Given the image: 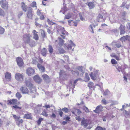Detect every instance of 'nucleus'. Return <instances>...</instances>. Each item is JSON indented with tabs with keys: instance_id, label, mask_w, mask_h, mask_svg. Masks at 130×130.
<instances>
[{
	"instance_id": "f257e3e1",
	"label": "nucleus",
	"mask_w": 130,
	"mask_h": 130,
	"mask_svg": "<svg viewBox=\"0 0 130 130\" xmlns=\"http://www.w3.org/2000/svg\"><path fill=\"white\" fill-rule=\"evenodd\" d=\"M21 7L24 11L27 12V17L30 19H31L32 17V9L30 7H27L25 4L23 2H22L21 4Z\"/></svg>"
},
{
	"instance_id": "f03ea898",
	"label": "nucleus",
	"mask_w": 130,
	"mask_h": 130,
	"mask_svg": "<svg viewBox=\"0 0 130 130\" xmlns=\"http://www.w3.org/2000/svg\"><path fill=\"white\" fill-rule=\"evenodd\" d=\"M31 35H24L23 37V39L25 43H29L30 46L32 47L35 43L34 41L30 40V37Z\"/></svg>"
},
{
	"instance_id": "7ed1b4c3",
	"label": "nucleus",
	"mask_w": 130,
	"mask_h": 130,
	"mask_svg": "<svg viewBox=\"0 0 130 130\" xmlns=\"http://www.w3.org/2000/svg\"><path fill=\"white\" fill-rule=\"evenodd\" d=\"M75 46V44L71 40H70L69 41V43L68 44L65 43L64 44V47L66 50H71L73 51Z\"/></svg>"
},
{
	"instance_id": "20e7f679",
	"label": "nucleus",
	"mask_w": 130,
	"mask_h": 130,
	"mask_svg": "<svg viewBox=\"0 0 130 130\" xmlns=\"http://www.w3.org/2000/svg\"><path fill=\"white\" fill-rule=\"evenodd\" d=\"M58 32L59 33L62 34L60 35L64 39H65L66 35L68 34V32L65 30L64 28L63 27H61Z\"/></svg>"
},
{
	"instance_id": "39448f33",
	"label": "nucleus",
	"mask_w": 130,
	"mask_h": 130,
	"mask_svg": "<svg viewBox=\"0 0 130 130\" xmlns=\"http://www.w3.org/2000/svg\"><path fill=\"white\" fill-rule=\"evenodd\" d=\"M24 76L23 74H20L19 73H16L15 75V78L17 81H23L24 80Z\"/></svg>"
},
{
	"instance_id": "423d86ee",
	"label": "nucleus",
	"mask_w": 130,
	"mask_h": 130,
	"mask_svg": "<svg viewBox=\"0 0 130 130\" xmlns=\"http://www.w3.org/2000/svg\"><path fill=\"white\" fill-rule=\"evenodd\" d=\"M99 70H96L93 72H91L89 74L91 79L93 80H95L97 79L98 76Z\"/></svg>"
},
{
	"instance_id": "0eeeda50",
	"label": "nucleus",
	"mask_w": 130,
	"mask_h": 130,
	"mask_svg": "<svg viewBox=\"0 0 130 130\" xmlns=\"http://www.w3.org/2000/svg\"><path fill=\"white\" fill-rule=\"evenodd\" d=\"M12 115L18 125H19L20 123H22L23 120L22 119H20V116H17L16 115Z\"/></svg>"
},
{
	"instance_id": "6e6552de",
	"label": "nucleus",
	"mask_w": 130,
	"mask_h": 130,
	"mask_svg": "<svg viewBox=\"0 0 130 130\" xmlns=\"http://www.w3.org/2000/svg\"><path fill=\"white\" fill-rule=\"evenodd\" d=\"M109 19L111 23H115L117 21L118 18L117 17H115V15H113L112 14H110L109 15Z\"/></svg>"
},
{
	"instance_id": "1a4fd4ad",
	"label": "nucleus",
	"mask_w": 130,
	"mask_h": 130,
	"mask_svg": "<svg viewBox=\"0 0 130 130\" xmlns=\"http://www.w3.org/2000/svg\"><path fill=\"white\" fill-rule=\"evenodd\" d=\"M0 4L2 7L5 9H8V3L6 1H0Z\"/></svg>"
},
{
	"instance_id": "9d476101",
	"label": "nucleus",
	"mask_w": 130,
	"mask_h": 130,
	"mask_svg": "<svg viewBox=\"0 0 130 130\" xmlns=\"http://www.w3.org/2000/svg\"><path fill=\"white\" fill-rule=\"evenodd\" d=\"M35 72V70L33 68H28L26 70V73L29 76L33 75L34 74Z\"/></svg>"
},
{
	"instance_id": "9b49d317",
	"label": "nucleus",
	"mask_w": 130,
	"mask_h": 130,
	"mask_svg": "<svg viewBox=\"0 0 130 130\" xmlns=\"http://www.w3.org/2000/svg\"><path fill=\"white\" fill-rule=\"evenodd\" d=\"M20 90L22 94H28L29 92L28 90L25 86H22Z\"/></svg>"
},
{
	"instance_id": "f8f14e48",
	"label": "nucleus",
	"mask_w": 130,
	"mask_h": 130,
	"mask_svg": "<svg viewBox=\"0 0 130 130\" xmlns=\"http://www.w3.org/2000/svg\"><path fill=\"white\" fill-rule=\"evenodd\" d=\"M17 63L19 67H22L23 66V62L22 59L20 57H18L16 59Z\"/></svg>"
},
{
	"instance_id": "ddd939ff",
	"label": "nucleus",
	"mask_w": 130,
	"mask_h": 130,
	"mask_svg": "<svg viewBox=\"0 0 130 130\" xmlns=\"http://www.w3.org/2000/svg\"><path fill=\"white\" fill-rule=\"evenodd\" d=\"M103 107L101 105L98 106L94 110V111L96 113H99L103 111Z\"/></svg>"
},
{
	"instance_id": "4468645a",
	"label": "nucleus",
	"mask_w": 130,
	"mask_h": 130,
	"mask_svg": "<svg viewBox=\"0 0 130 130\" xmlns=\"http://www.w3.org/2000/svg\"><path fill=\"white\" fill-rule=\"evenodd\" d=\"M6 79L9 80H10L11 79V75L10 73L8 72H6L5 74Z\"/></svg>"
},
{
	"instance_id": "2eb2a0df",
	"label": "nucleus",
	"mask_w": 130,
	"mask_h": 130,
	"mask_svg": "<svg viewBox=\"0 0 130 130\" xmlns=\"http://www.w3.org/2000/svg\"><path fill=\"white\" fill-rule=\"evenodd\" d=\"M105 18H103V17L102 15L99 14L98 16L97 19L96 20L98 22H103L105 20Z\"/></svg>"
},
{
	"instance_id": "dca6fc26",
	"label": "nucleus",
	"mask_w": 130,
	"mask_h": 130,
	"mask_svg": "<svg viewBox=\"0 0 130 130\" xmlns=\"http://www.w3.org/2000/svg\"><path fill=\"white\" fill-rule=\"evenodd\" d=\"M33 78L35 81L38 83H40L41 81V79L38 75L34 76Z\"/></svg>"
},
{
	"instance_id": "f3484780",
	"label": "nucleus",
	"mask_w": 130,
	"mask_h": 130,
	"mask_svg": "<svg viewBox=\"0 0 130 130\" xmlns=\"http://www.w3.org/2000/svg\"><path fill=\"white\" fill-rule=\"evenodd\" d=\"M33 33V38L36 40H38L39 37L37 33L38 32L36 31L35 30H34L32 31Z\"/></svg>"
},
{
	"instance_id": "a211bd4d",
	"label": "nucleus",
	"mask_w": 130,
	"mask_h": 130,
	"mask_svg": "<svg viewBox=\"0 0 130 130\" xmlns=\"http://www.w3.org/2000/svg\"><path fill=\"white\" fill-rule=\"evenodd\" d=\"M119 29L120 30V34H123L125 33V26L122 25L121 24L119 28Z\"/></svg>"
},
{
	"instance_id": "6ab92c4d",
	"label": "nucleus",
	"mask_w": 130,
	"mask_h": 130,
	"mask_svg": "<svg viewBox=\"0 0 130 130\" xmlns=\"http://www.w3.org/2000/svg\"><path fill=\"white\" fill-rule=\"evenodd\" d=\"M68 24L69 25H73L76 26L77 25V23L76 22H74L72 20H69L68 21Z\"/></svg>"
},
{
	"instance_id": "aec40b11",
	"label": "nucleus",
	"mask_w": 130,
	"mask_h": 130,
	"mask_svg": "<svg viewBox=\"0 0 130 130\" xmlns=\"http://www.w3.org/2000/svg\"><path fill=\"white\" fill-rule=\"evenodd\" d=\"M81 122L82 125L84 126L85 127H86L88 125L87 121V120H85L84 117L83 118V120Z\"/></svg>"
},
{
	"instance_id": "412c9836",
	"label": "nucleus",
	"mask_w": 130,
	"mask_h": 130,
	"mask_svg": "<svg viewBox=\"0 0 130 130\" xmlns=\"http://www.w3.org/2000/svg\"><path fill=\"white\" fill-rule=\"evenodd\" d=\"M37 67L40 71L43 72L44 71L45 68L43 66H42L40 64H38Z\"/></svg>"
},
{
	"instance_id": "4be33fe9",
	"label": "nucleus",
	"mask_w": 130,
	"mask_h": 130,
	"mask_svg": "<svg viewBox=\"0 0 130 130\" xmlns=\"http://www.w3.org/2000/svg\"><path fill=\"white\" fill-rule=\"evenodd\" d=\"M8 101L10 104L13 105L16 104L17 102V100L16 99H12V100H9Z\"/></svg>"
},
{
	"instance_id": "5701e85b",
	"label": "nucleus",
	"mask_w": 130,
	"mask_h": 130,
	"mask_svg": "<svg viewBox=\"0 0 130 130\" xmlns=\"http://www.w3.org/2000/svg\"><path fill=\"white\" fill-rule=\"evenodd\" d=\"M24 118L27 119H32L31 114L30 113L25 114L24 116Z\"/></svg>"
},
{
	"instance_id": "b1692460",
	"label": "nucleus",
	"mask_w": 130,
	"mask_h": 130,
	"mask_svg": "<svg viewBox=\"0 0 130 130\" xmlns=\"http://www.w3.org/2000/svg\"><path fill=\"white\" fill-rule=\"evenodd\" d=\"M90 79V78L88 74L87 73H85V76L84 78V81L87 82H88Z\"/></svg>"
},
{
	"instance_id": "393cba45",
	"label": "nucleus",
	"mask_w": 130,
	"mask_h": 130,
	"mask_svg": "<svg viewBox=\"0 0 130 130\" xmlns=\"http://www.w3.org/2000/svg\"><path fill=\"white\" fill-rule=\"evenodd\" d=\"M73 15V14L71 13H69L65 15L64 17V19H68L71 18Z\"/></svg>"
},
{
	"instance_id": "a878e982",
	"label": "nucleus",
	"mask_w": 130,
	"mask_h": 130,
	"mask_svg": "<svg viewBox=\"0 0 130 130\" xmlns=\"http://www.w3.org/2000/svg\"><path fill=\"white\" fill-rule=\"evenodd\" d=\"M78 79H77L75 80L74 82H73L72 81H71L70 82V87L72 89L74 88L75 85H72V84L73 83H74V84H75L77 83V81H78Z\"/></svg>"
},
{
	"instance_id": "bb28decb",
	"label": "nucleus",
	"mask_w": 130,
	"mask_h": 130,
	"mask_svg": "<svg viewBox=\"0 0 130 130\" xmlns=\"http://www.w3.org/2000/svg\"><path fill=\"white\" fill-rule=\"evenodd\" d=\"M30 90V92L31 93H35L36 90L35 87L33 86L32 87H31L29 88Z\"/></svg>"
},
{
	"instance_id": "cd10ccee",
	"label": "nucleus",
	"mask_w": 130,
	"mask_h": 130,
	"mask_svg": "<svg viewBox=\"0 0 130 130\" xmlns=\"http://www.w3.org/2000/svg\"><path fill=\"white\" fill-rule=\"evenodd\" d=\"M88 86L90 88H92L94 89L95 87H94V83L92 82H90L88 84Z\"/></svg>"
},
{
	"instance_id": "c85d7f7f",
	"label": "nucleus",
	"mask_w": 130,
	"mask_h": 130,
	"mask_svg": "<svg viewBox=\"0 0 130 130\" xmlns=\"http://www.w3.org/2000/svg\"><path fill=\"white\" fill-rule=\"evenodd\" d=\"M88 5L90 9L93 8L95 5L94 3L92 2L88 3Z\"/></svg>"
},
{
	"instance_id": "c756f323",
	"label": "nucleus",
	"mask_w": 130,
	"mask_h": 130,
	"mask_svg": "<svg viewBox=\"0 0 130 130\" xmlns=\"http://www.w3.org/2000/svg\"><path fill=\"white\" fill-rule=\"evenodd\" d=\"M26 85L27 86L29 87V88L31 87H32L33 86V85L30 83V82H28L27 81H26Z\"/></svg>"
},
{
	"instance_id": "7c9ffc66",
	"label": "nucleus",
	"mask_w": 130,
	"mask_h": 130,
	"mask_svg": "<svg viewBox=\"0 0 130 130\" xmlns=\"http://www.w3.org/2000/svg\"><path fill=\"white\" fill-rule=\"evenodd\" d=\"M111 57L115 58L117 60H119V57L116 55L114 53H112L110 55Z\"/></svg>"
},
{
	"instance_id": "2f4dec72",
	"label": "nucleus",
	"mask_w": 130,
	"mask_h": 130,
	"mask_svg": "<svg viewBox=\"0 0 130 130\" xmlns=\"http://www.w3.org/2000/svg\"><path fill=\"white\" fill-rule=\"evenodd\" d=\"M82 109L84 110L85 112L87 113H88L89 112V109L86 107L85 106H83L81 108Z\"/></svg>"
},
{
	"instance_id": "473e14b6",
	"label": "nucleus",
	"mask_w": 130,
	"mask_h": 130,
	"mask_svg": "<svg viewBox=\"0 0 130 130\" xmlns=\"http://www.w3.org/2000/svg\"><path fill=\"white\" fill-rule=\"evenodd\" d=\"M43 79L45 80H49V78L48 76L46 74H44L42 76Z\"/></svg>"
},
{
	"instance_id": "72a5a7b5",
	"label": "nucleus",
	"mask_w": 130,
	"mask_h": 130,
	"mask_svg": "<svg viewBox=\"0 0 130 130\" xmlns=\"http://www.w3.org/2000/svg\"><path fill=\"white\" fill-rule=\"evenodd\" d=\"M46 54V49L44 48H43L42 51V54L43 56H45Z\"/></svg>"
},
{
	"instance_id": "f704fd0d",
	"label": "nucleus",
	"mask_w": 130,
	"mask_h": 130,
	"mask_svg": "<svg viewBox=\"0 0 130 130\" xmlns=\"http://www.w3.org/2000/svg\"><path fill=\"white\" fill-rule=\"evenodd\" d=\"M59 44L60 46H62L64 42V40L60 38H59Z\"/></svg>"
},
{
	"instance_id": "c9c22d12",
	"label": "nucleus",
	"mask_w": 130,
	"mask_h": 130,
	"mask_svg": "<svg viewBox=\"0 0 130 130\" xmlns=\"http://www.w3.org/2000/svg\"><path fill=\"white\" fill-rule=\"evenodd\" d=\"M129 37L127 36H124L121 38L120 40H121L122 41V42H123V41H125L126 40H127L128 37Z\"/></svg>"
},
{
	"instance_id": "e433bc0d",
	"label": "nucleus",
	"mask_w": 130,
	"mask_h": 130,
	"mask_svg": "<svg viewBox=\"0 0 130 130\" xmlns=\"http://www.w3.org/2000/svg\"><path fill=\"white\" fill-rule=\"evenodd\" d=\"M106 128L104 127H102L100 126H97L95 129V130H106Z\"/></svg>"
},
{
	"instance_id": "4c0bfd02",
	"label": "nucleus",
	"mask_w": 130,
	"mask_h": 130,
	"mask_svg": "<svg viewBox=\"0 0 130 130\" xmlns=\"http://www.w3.org/2000/svg\"><path fill=\"white\" fill-rule=\"evenodd\" d=\"M30 6L32 7H36V9H37L36 3L35 2H33L30 4Z\"/></svg>"
},
{
	"instance_id": "58836bf2",
	"label": "nucleus",
	"mask_w": 130,
	"mask_h": 130,
	"mask_svg": "<svg viewBox=\"0 0 130 130\" xmlns=\"http://www.w3.org/2000/svg\"><path fill=\"white\" fill-rule=\"evenodd\" d=\"M83 67L82 66H79L77 67V68L76 69V70H78L79 71L82 73H84V72L83 70Z\"/></svg>"
},
{
	"instance_id": "ea45409f",
	"label": "nucleus",
	"mask_w": 130,
	"mask_h": 130,
	"mask_svg": "<svg viewBox=\"0 0 130 130\" xmlns=\"http://www.w3.org/2000/svg\"><path fill=\"white\" fill-rule=\"evenodd\" d=\"M48 50L50 53H52L53 51V49L52 46L50 45H49L48 46Z\"/></svg>"
},
{
	"instance_id": "a19ab883",
	"label": "nucleus",
	"mask_w": 130,
	"mask_h": 130,
	"mask_svg": "<svg viewBox=\"0 0 130 130\" xmlns=\"http://www.w3.org/2000/svg\"><path fill=\"white\" fill-rule=\"evenodd\" d=\"M16 96L18 99H19L22 97L21 95L19 92H17L15 94Z\"/></svg>"
},
{
	"instance_id": "79ce46f5",
	"label": "nucleus",
	"mask_w": 130,
	"mask_h": 130,
	"mask_svg": "<svg viewBox=\"0 0 130 130\" xmlns=\"http://www.w3.org/2000/svg\"><path fill=\"white\" fill-rule=\"evenodd\" d=\"M40 31L41 33V35L42 37L44 38L45 36L44 31L43 30L41 29L40 30Z\"/></svg>"
},
{
	"instance_id": "37998d69",
	"label": "nucleus",
	"mask_w": 130,
	"mask_h": 130,
	"mask_svg": "<svg viewBox=\"0 0 130 130\" xmlns=\"http://www.w3.org/2000/svg\"><path fill=\"white\" fill-rule=\"evenodd\" d=\"M4 31L5 29L4 28L0 26V34H3L4 33Z\"/></svg>"
},
{
	"instance_id": "c03bdc74",
	"label": "nucleus",
	"mask_w": 130,
	"mask_h": 130,
	"mask_svg": "<svg viewBox=\"0 0 130 130\" xmlns=\"http://www.w3.org/2000/svg\"><path fill=\"white\" fill-rule=\"evenodd\" d=\"M59 53L61 54L64 53L66 52L63 48H61L59 49Z\"/></svg>"
},
{
	"instance_id": "a18cd8bd",
	"label": "nucleus",
	"mask_w": 130,
	"mask_h": 130,
	"mask_svg": "<svg viewBox=\"0 0 130 130\" xmlns=\"http://www.w3.org/2000/svg\"><path fill=\"white\" fill-rule=\"evenodd\" d=\"M41 115L45 117H47L48 115V114L45 110L43 111L41 113Z\"/></svg>"
},
{
	"instance_id": "49530a36",
	"label": "nucleus",
	"mask_w": 130,
	"mask_h": 130,
	"mask_svg": "<svg viewBox=\"0 0 130 130\" xmlns=\"http://www.w3.org/2000/svg\"><path fill=\"white\" fill-rule=\"evenodd\" d=\"M62 110L65 113H67L69 110L66 107H64L62 109Z\"/></svg>"
},
{
	"instance_id": "de8ad7c7",
	"label": "nucleus",
	"mask_w": 130,
	"mask_h": 130,
	"mask_svg": "<svg viewBox=\"0 0 130 130\" xmlns=\"http://www.w3.org/2000/svg\"><path fill=\"white\" fill-rule=\"evenodd\" d=\"M5 15V13L4 11L0 8V15L4 16Z\"/></svg>"
},
{
	"instance_id": "09e8293b",
	"label": "nucleus",
	"mask_w": 130,
	"mask_h": 130,
	"mask_svg": "<svg viewBox=\"0 0 130 130\" xmlns=\"http://www.w3.org/2000/svg\"><path fill=\"white\" fill-rule=\"evenodd\" d=\"M60 76V77L63 76L65 75V72L63 70H61L59 73Z\"/></svg>"
},
{
	"instance_id": "8fccbe9b",
	"label": "nucleus",
	"mask_w": 130,
	"mask_h": 130,
	"mask_svg": "<svg viewBox=\"0 0 130 130\" xmlns=\"http://www.w3.org/2000/svg\"><path fill=\"white\" fill-rule=\"evenodd\" d=\"M43 120V118H39L38 120L37 121V124L38 125L40 124L41 123V121Z\"/></svg>"
},
{
	"instance_id": "3c124183",
	"label": "nucleus",
	"mask_w": 130,
	"mask_h": 130,
	"mask_svg": "<svg viewBox=\"0 0 130 130\" xmlns=\"http://www.w3.org/2000/svg\"><path fill=\"white\" fill-rule=\"evenodd\" d=\"M111 62L112 64H116L117 63V62L114 59H111Z\"/></svg>"
},
{
	"instance_id": "603ef678",
	"label": "nucleus",
	"mask_w": 130,
	"mask_h": 130,
	"mask_svg": "<svg viewBox=\"0 0 130 130\" xmlns=\"http://www.w3.org/2000/svg\"><path fill=\"white\" fill-rule=\"evenodd\" d=\"M61 109H60L59 110L58 112L59 114L61 117L62 116V115L63 114V112L62 111Z\"/></svg>"
},
{
	"instance_id": "864d4df0",
	"label": "nucleus",
	"mask_w": 130,
	"mask_h": 130,
	"mask_svg": "<svg viewBox=\"0 0 130 130\" xmlns=\"http://www.w3.org/2000/svg\"><path fill=\"white\" fill-rule=\"evenodd\" d=\"M109 91L107 89H106L105 90V91L104 92L103 94L105 95H107L109 94Z\"/></svg>"
},
{
	"instance_id": "5fc2aeb1",
	"label": "nucleus",
	"mask_w": 130,
	"mask_h": 130,
	"mask_svg": "<svg viewBox=\"0 0 130 130\" xmlns=\"http://www.w3.org/2000/svg\"><path fill=\"white\" fill-rule=\"evenodd\" d=\"M102 102V103L105 105L106 104L108 103L107 101L105 99H103Z\"/></svg>"
},
{
	"instance_id": "6e6d98bb",
	"label": "nucleus",
	"mask_w": 130,
	"mask_h": 130,
	"mask_svg": "<svg viewBox=\"0 0 130 130\" xmlns=\"http://www.w3.org/2000/svg\"><path fill=\"white\" fill-rule=\"evenodd\" d=\"M75 111H76L78 115H79L80 113L81 112V111L79 109H76Z\"/></svg>"
},
{
	"instance_id": "4d7b16f0",
	"label": "nucleus",
	"mask_w": 130,
	"mask_h": 130,
	"mask_svg": "<svg viewBox=\"0 0 130 130\" xmlns=\"http://www.w3.org/2000/svg\"><path fill=\"white\" fill-rule=\"evenodd\" d=\"M47 21L48 23L50 25H52L54 24V23L52 21H50L48 19L47 20Z\"/></svg>"
},
{
	"instance_id": "13d9d810",
	"label": "nucleus",
	"mask_w": 130,
	"mask_h": 130,
	"mask_svg": "<svg viewBox=\"0 0 130 130\" xmlns=\"http://www.w3.org/2000/svg\"><path fill=\"white\" fill-rule=\"evenodd\" d=\"M51 117L53 118H55L56 117V115L54 113H52V115H51Z\"/></svg>"
},
{
	"instance_id": "bf43d9fd",
	"label": "nucleus",
	"mask_w": 130,
	"mask_h": 130,
	"mask_svg": "<svg viewBox=\"0 0 130 130\" xmlns=\"http://www.w3.org/2000/svg\"><path fill=\"white\" fill-rule=\"evenodd\" d=\"M64 58L66 60H67L68 62L69 61V57L67 55H65L64 56Z\"/></svg>"
},
{
	"instance_id": "052dcab7",
	"label": "nucleus",
	"mask_w": 130,
	"mask_h": 130,
	"mask_svg": "<svg viewBox=\"0 0 130 130\" xmlns=\"http://www.w3.org/2000/svg\"><path fill=\"white\" fill-rule=\"evenodd\" d=\"M72 73L73 74H76V75H78L79 74V73L78 71L75 72V71H73V70L72 71Z\"/></svg>"
},
{
	"instance_id": "680f3d73",
	"label": "nucleus",
	"mask_w": 130,
	"mask_h": 130,
	"mask_svg": "<svg viewBox=\"0 0 130 130\" xmlns=\"http://www.w3.org/2000/svg\"><path fill=\"white\" fill-rule=\"evenodd\" d=\"M51 107V106H50L48 105H46L44 106H43V107H45L46 109L49 108Z\"/></svg>"
},
{
	"instance_id": "e2e57ef3",
	"label": "nucleus",
	"mask_w": 130,
	"mask_h": 130,
	"mask_svg": "<svg viewBox=\"0 0 130 130\" xmlns=\"http://www.w3.org/2000/svg\"><path fill=\"white\" fill-rule=\"evenodd\" d=\"M13 107L14 108L18 109H21L22 108L21 107H20L18 106L17 105H15L13 106Z\"/></svg>"
},
{
	"instance_id": "0e129e2a",
	"label": "nucleus",
	"mask_w": 130,
	"mask_h": 130,
	"mask_svg": "<svg viewBox=\"0 0 130 130\" xmlns=\"http://www.w3.org/2000/svg\"><path fill=\"white\" fill-rule=\"evenodd\" d=\"M116 68L119 72H120L121 71L122 69L120 67H116Z\"/></svg>"
},
{
	"instance_id": "69168bd1",
	"label": "nucleus",
	"mask_w": 130,
	"mask_h": 130,
	"mask_svg": "<svg viewBox=\"0 0 130 130\" xmlns=\"http://www.w3.org/2000/svg\"><path fill=\"white\" fill-rule=\"evenodd\" d=\"M128 77V75H126V76L124 75L123 78L124 79V80L126 81V82H127V77Z\"/></svg>"
},
{
	"instance_id": "338daca9",
	"label": "nucleus",
	"mask_w": 130,
	"mask_h": 130,
	"mask_svg": "<svg viewBox=\"0 0 130 130\" xmlns=\"http://www.w3.org/2000/svg\"><path fill=\"white\" fill-rule=\"evenodd\" d=\"M76 120L79 121H80L81 120V118H80L79 116H77L76 117Z\"/></svg>"
},
{
	"instance_id": "774afa93",
	"label": "nucleus",
	"mask_w": 130,
	"mask_h": 130,
	"mask_svg": "<svg viewBox=\"0 0 130 130\" xmlns=\"http://www.w3.org/2000/svg\"><path fill=\"white\" fill-rule=\"evenodd\" d=\"M115 45L118 48H119L121 46V45L119 43L115 44Z\"/></svg>"
}]
</instances>
